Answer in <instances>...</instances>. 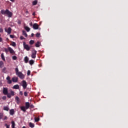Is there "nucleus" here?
Masks as SVG:
<instances>
[{"label": "nucleus", "instance_id": "1", "mask_svg": "<svg viewBox=\"0 0 128 128\" xmlns=\"http://www.w3.org/2000/svg\"><path fill=\"white\" fill-rule=\"evenodd\" d=\"M16 76H18L21 80L24 78V75L22 72H18V68H16L15 69Z\"/></svg>", "mask_w": 128, "mask_h": 128}, {"label": "nucleus", "instance_id": "2", "mask_svg": "<svg viewBox=\"0 0 128 128\" xmlns=\"http://www.w3.org/2000/svg\"><path fill=\"white\" fill-rule=\"evenodd\" d=\"M1 14H7L8 16V18H12V12H10L8 10H1Z\"/></svg>", "mask_w": 128, "mask_h": 128}, {"label": "nucleus", "instance_id": "3", "mask_svg": "<svg viewBox=\"0 0 128 128\" xmlns=\"http://www.w3.org/2000/svg\"><path fill=\"white\" fill-rule=\"evenodd\" d=\"M14 96V92L12 90H9L8 94H7V97L8 98H10L12 96Z\"/></svg>", "mask_w": 128, "mask_h": 128}, {"label": "nucleus", "instance_id": "4", "mask_svg": "<svg viewBox=\"0 0 128 128\" xmlns=\"http://www.w3.org/2000/svg\"><path fill=\"white\" fill-rule=\"evenodd\" d=\"M23 46H24V48L25 50H28V51L30 50V47L28 44H26V42H23Z\"/></svg>", "mask_w": 128, "mask_h": 128}, {"label": "nucleus", "instance_id": "5", "mask_svg": "<svg viewBox=\"0 0 128 128\" xmlns=\"http://www.w3.org/2000/svg\"><path fill=\"white\" fill-rule=\"evenodd\" d=\"M36 50H32V58H36Z\"/></svg>", "mask_w": 128, "mask_h": 128}, {"label": "nucleus", "instance_id": "6", "mask_svg": "<svg viewBox=\"0 0 128 128\" xmlns=\"http://www.w3.org/2000/svg\"><path fill=\"white\" fill-rule=\"evenodd\" d=\"M6 32H7L8 34H10L12 32V28H4Z\"/></svg>", "mask_w": 128, "mask_h": 128}, {"label": "nucleus", "instance_id": "7", "mask_svg": "<svg viewBox=\"0 0 128 128\" xmlns=\"http://www.w3.org/2000/svg\"><path fill=\"white\" fill-rule=\"evenodd\" d=\"M3 94L6 96H8V88H3Z\"/></svg>", "mask_w": 128, "mask_h": 128}, {"label": "nucleus", "instance_id": "8", "mask_svg": "<svg viewBox=\"0 0 128 128\" xmlns=\"http://www.w3.org/2000/svg\"><path fill=\"white\" fill-rule=\"evenodd\" d=\"M6 80H7L8 84H12V80H10V76H8L6 78Z\"/></svg>", "mask_w": 128, "mask_h": 128}, {"label": "nucleus", "instance_id": "9", "mask_svg": "<svg viewBox=\"0 0 128 128\" xmlns=\"http://www.w3.org/2000/svg\"><path fill=\"white\" fill-rule=\"evenodd\" d=\"M12 82H18V77H13L12 78Z\"/></svg>", "mask_w": 128, "mask_h": 128}, {"label": "nucleus", "instance_id": "10", "mask_svg": "<svg viewBox=\"0 0 128 128\" xmlns=\"http://www.w3.org/2000/svg\"><path fill=\"white\" fill-rule=\"evenodd\" d=\"M22 86L24 88V89L26 88V86H28V84H26V82L23 80Z\"/></svg>", "mask_w": 128, "mask_h": 128}, {"label": "nucleus", "instance_id": "11", "mask_svg": "<svg viewBox=\"0 0 128 128\" xmlns=\"http://www.w3.org/2000/svg\"><path fill=\"white\" fill-rule=\"evenodd\" d=\"M8 50L10 54H15L14 50H12V48L8 47Z\"/></svg>", "mask_w": 128, "mask_h": 128}, {"label": "nucleus", "instance_id": "12", "mask_svg": "<svg viewBox=\"0 0 128 128\" xmlns=\"http://www.w3.org/2000/svg\"><path fill=\"white\" fill-rule=\"evenodd\" d=\"M33 28L34 30H38V24H33Z\"/></svg>", "mask_w": 128, "mask_h": 128}, {"label": "nucleus", "instance_id": "13", "mask_svg": "<svg viewBox=\"0 0 128 128\" xmlns=\"http://www.w3.org/2000/svg\"><path fill=\"white\" fill-rule=\"evenodd\" d=\"M12 88H14V90H18V88H20V86H18V84L14 85L12 87Z\"/></svg>", "mask_w": 128, "mask_h": 128}, {"label": "nucleus", "instance_id": "14", "mask_svg": "<svg viewBox=\"0 0 128 128\" xmlns=\"http://www.w3.org/2000/svg\"><path fill=\"white\" fill-rule=\"evenodd\" d=\"M21 110H22V112H26V107L22 106L20 108Z\"/></svg>", "mask_w": 128, "mask_h": 128}, {"label": "nucleus", "instance_id": "15", "mask_svg": "<svg viewBox=\"0 0 128 128\" xmlns=\"http://www.w3.org/2000/svg\"><path fill=\"white\" fill-rule=\"evenodd\" d=\"M25 105H26L25 108H26V110L28 109V108H30V102H26Z\"/></svg>", "mask_w": 128, "mask_h": 128}, {"label": "nucleus", "instance_id": "16", "mask_svg": "<svg viewBox=\"0 0 128 128\" xmlns=\"http://www.w3.org/2000/svg\"><path fill=\"white\" fill-rule=\"evenodd\" d=\"M10 114L11 116H14V109H12V110H10Z\"/></svg>", "mask_w": 128, "mask_h": 128}, {"label": "nucleus", "instance_id": "17", "mask_svg": "<svg viewBox=\"0 0 128 128\" xmlns=\"http://www.w3.org/2000/svg\"><path fill=\"white\" fill-rule=\"evenodd\" d=\"M12 128H15L16 126V123L14 122V121H12Z\"/></svg>", "mask_w": 128, "mask_h": 128}, {"label": "nucleus", "instance_id": "18", "mask_svg": "<svg viewBox=\"0 0 128 128\" xmlns=\"http://www.w3.org/2000/svg\"><path fill=\"white\" fill-rule=\"evenodd\" d=\"M24 60L26 64H28V56H26L24 58Z\"/></svg>", "mask_w": 128, "mask_h": 128}, {"label": "nucleus", "instance_id": "19", "mask_svg": "<svg viewBox=\"0 0 128 128\" xmlns=\"http://www.w3.org/2000/svg\"><path fill=\"white\" fill-rule=\"evenodd\" d=\"M40 42H38L36 44V48H40Z\"/></svg>", "mask_w": 128, "mask_h": 128}, {"label": "nucleus", "instance_id": "20", "mask_svg": "<svg viewBox=\"0 0 128 128\" xmlns=\"http://www.w3.org/2000/svg\"><path fill=\"white\" fill-rule=\"evenodd\" d=\"M24 29L26 30V32H28L30 30V28L28 27V26H26L24 27Z\"/></svg>", "mask_w": 128, "mask_h": 128}, {"label": "nucleus", "instance_id": "21", "mask_svg": "<svg viewBox=\"0 0 128 128\" xmlns=\"http://www.w3.org/2000/svg\"><path fill=\"white\" fill-rule=\"evenodd\" d=\"M29 126H30V128H34V124L32 122L29 123Z\"/></svg>", "mask_w": 128, "mask_h": 128}, {"label": "nucleus", "instance_id": "22", "mask_svg": "<svg viewBox=\"0 0 128 128\" xmlns=\"http://www.w3.org/2000/svg\"><path fill=\"white\" fill-rule=\"evenodd\" d=\"M1 58L2 60H4V61L6 60V58H4V53H2L1 54Z\"/></svg>", "mask_w": 128, "mask_h": 128}, {"label": "nucleus", "instance_id": "23", "mask_svg": "<svg viewBox=\"0 0 128 128\" xmlns=\"http://www.w3.org/2000/svg\"><path fill=\"white\" fill-rule=\"evenodd\" d=\"M4 110H6L7 112H8V110H10V108H8V106H4Z\"/></svg>", "mask_w": 128, "mask_h": 128}, {"label": "nucleus", "instance_id": "24", "mask_svg": "<svg viewBox=\"0 0 128 128\" xmlns=\"http://www.w3.org/2000/svg\"><path fill=\"white\" fill-rule=\"evenodd\" d=\"M34 60H32L30 61H29V64L31 66H32V64H34Z\"/></svg>", "mask_w": 128, "mask_h": 128}, {"label": "nucleus", "instance_id": "25", "mask_svg": "<svg viewBox=\"0 0 128 128\" xmlns=\"http://www.w3.org/2000/svg\"><path fill=\"white\" fill-rule=\"evenodd\" d=\"M22 34L23 36H28V34H26V31L23 30L22 31Z\"/></svg>", "mask_w": 128, "mask_h": 128}, {"label": "nucleus", "instance_id": "26", "mask_svg": "<svg viewBox=\"0 0 128 128\" xmlns=\"http://www.w3.org/2000/svg\"><path fill=\"white\" fill-rule=\"evenodd\" d=\"M2 118H4V113L0 112V120H2Z\"/></svg>", "mask_w": 128, "mask_h": 128}, {"label": "nucleus", "instance_id": "27", "mask_svg": "<svg viewBox=\"0 0 128 128\" xmlns=\"http://www.w3.org/2000/svg\"><path fill=\"white\" fill-rule=\"evenodd\" d=\"M38 4V1L35 0L33 2H32V5L33 6H36Z\"/></svg>", "mask_w": 128, "mask_h": 128}, {"label": "nucleus", "instance_id": "28", "mask_svg": "<svg viewBox=\"0 0 128 128\" xmlns=\"http://www.w3.org/2000/svg\"><path fill=\"white\" fill-rule=\"evenodd\" d=\"M2 66H4V62L0 61V68H2Z\"/></svg>", "mask_w": 128, "mask_h": 128}, {"label": "nucleus", "instance_id": "29", "mask_svg": "<svg viewBox=\"0 0 128 128\" xmlns=\"http://www.w3.org/2000/svg\"><path fill=\"white\" fill-rule=\"evenodd\" d=\"M4 52H6V54H8V52H9L8 47V48H4Z\"/></svg>", "mask_w": 128, "mask_h": 128}, {"label": "nucleus", "instance_id": "30", "mask_svg": "<svg viewBox=\"0 0 128 128\" xmlns=\"http://www.w3.org/2000/svg\"><path fill=\"white\" fill-rule=\"evenodd\" d=\"M34 120L36 122H38L40 120V118H34Z\"/></svg>", "mask_w": 128, "mask_h": 128}, {"label": "nucleus", "instance_id": "31", "mask_svg": "<svg viewBox=\"0 0 128 128\" xmlns=\"http://www.w3.org/2000/svg\"><path fill=\"white\" fill-rule=\"evenodd\" d=\"M12 46H16V44L14 42H12Z\"/></svg>", "mask_w": 128, "mask_h": 128}, {"label": "nucleus", "instance_id": "32", "mask_svg": "<svg viewBox=\"0 0 128 128\" xmlns=\"http://www.w3.org/2000/svg\"><path fill=\"white\" fill-rule=\"evenodd\" d=\"M34 44V40H31L30 42V44Z\"/></svg>", "mask_w": 128, "mask_h": 128}, {"label": "nucleus", "instance_id": "33", "mask_svg": "<svg viewBox=\"0 0 128 128\" xmlns=\"http://www.w3.org/2000/svg\"><path fill=\"white\" fill-rule=\"evenodd\" d=\"M36 38H40V33H37L36 34Z\"/></svg>", "mask_w": 128, "mask_h": 128}, {"label": "nucleus", "instance_id": "34", "mask_svg": "<svg viewBox=\"0 0 128 128\" xmlns=\"http://www.w3.org/2000/svg\"><path fill=\"white\" fill-rule=\"evenodd\" d=\"M12 58L14 60H16L17 58L16 56H12Z\"/></svg>", "mask_w": 128, "mask_h": 128}, {"label": "nucleus", "instance_id": "35", "mask_svg": "<svg viewBox=\"0 0 128 128\" xmlns=\"http://www.w3.org/2000/svg\"><path fill=\"white\" fill-rule=\"evenodd\" d=\"M29 108H34V106L33 104H30Z\"/></svg>", "mask_w": 128, "mask_h": 128}, {"label": "nucleus", "instance_id": "36", "mask_svg": "<svg viewBox=\"0 0 128 128\" xmlns=\"http://www.w3.org/2000/svg\"><path fill=\"white\" fill-rule=\"evenodd\" d=\"M16 100V102L20 100V98L18 96H16L15 98Z\"/></svg>", "mask_w": 128, "mask_h": 128}, {"label": "nucleus", "instance_id": "37", "mask_svg": "<svg viewBox=\"0 0 128 128\" xmlns=\"http://www.w3.org/2000/svg\"><path fill=\"white\" fill-rule=\"evenodd\" d=\"M27 74L28 76H30V70L28 71Z\"/></svg>", "mask_w": 128, "mask_h": 128}, {"label": "nucleus", "instance_id": "38", "mask_svg": "<svg viewBox=\"0 0 128 128\" xmlns=\"http://www.w3.org/2000/svg\"><path fill=\"white\" fill-rule=\"evenodd\" d=\"M2 100H6V96H4L2 98Z\"/></svg>", "mask_w": 128, "mask_h": 128}, {"label": "nucleus", "instance_id": "39", "mask_svg": "<svg viewBox=\"0 0 128 128\" xmlns=\"http://www.w3.org/2000/svg\"><path fill=\"white\" fill-rule=\"evenodd\" d=\"M24 96H28V92H24Z\"/></svg>", "mask_w": 128, "mask_h": 128}, {"label": "nucleus", "instance_id": "40", "mask_svg": "<svg viewBox=\"0 0 128 128\" xmlns=\"http://www.w3.org/2000/svg\"><path fill=\"white\" fill-rule=\"evenodd\" d=\"M5 126H6V128H10V125H8V124H5Z\"/></svg>", "mask_w": 128, "mask_h": 128}, {"label": "nucleus", "instance_id": "41", "mask_svg": "<svg viewBox=\"0 0 128 128\" xmlns=\"http://www.w3.org/2000/svg\"><path fill=\"white\" fill-rule=\"evenodd\" d=\"M0 32H4V30L2 28H0Z\"/></svg>", "mask_w": 128, "mask_h": 128}, {"label": "nucleus", "instance_id": "42", "mask_svg": "<svg viewBox=\"0 0 128 128\" xmlns=\"http://www.w3.org/2000/svg\"><path fill=\"white\" fill-rule=\"evenodd\" d=\"M8 120V117L6 116H4V120Z\"/></svg>", "mask_w": 128, "mask_h": 128}, {"label": "nucleus", "instance_id": "43", "mask_svg": "<svg viewBox=\"0 0 128 128\" xmlns=\"http://www.w3.org/2000/svg\"><path fill=\"white\" fill-rule=\"evenodd\" d=\"M18 24H22V22H20V20H18Z\"/></svg>", "mask_w": 128, "mask_h": 128}, {"label": "nucleus", "instance_id": "44", "mask_svg": "<svg viewBox=\"0 0 128 128\" xmlns=\"http://www.w3.org/2000/svg\"><path fill=\"white\" fill-rule=\"evenodd\" d=\"M10 38H14V35H12V34H10Z\"/></svg>", "mask_w": 128, "mask_h": 128}, {"label": "nucleus", "instance_id": "45", "mask_svg": "<svg viewBox=\"0 0 128 128\" xmlns=\"http://www.w3.org/2000/svg\"><path fill=\"white\" fill-rule=\"evenodd\" d=\"M20 40H24V38L22 36H20Z\"/></svg>", "mask_w": 128, "mask_h": 128}, {"label": "nucleus", "instance_id": "46", "mask_svg": "<svg viewBox=\"0 0 128 128\" xmlns=\"http://www.w3.org/2000/svg\"><path fill=\"white\" fill-rule=\"evenodd\" d=\"M2 42V38L0 37V42Z\"/></svg>", "mask_w": 128, "mask_h": 128}, {"label": "nucleus", "instance_id": "47", "mask_svg": "<svg viewBox=\"0 0 128 128\" xmlns=\"http://www.w3.org/2000/svg\"><path fill=\"white\" fill-rule=\"evenodd\" d=\"M30 26H32V22H30Z\"/></svg>", "mask_w": 128, "mask_h": 128}, {"label": "nucleus", "instance_id": "48", "mask_svg": "<svg viewBox=\"0 0 128 128\" xmlns=\"http://www.w3.org/2000/svg\"><path fill=\"white\" fill-rule=\"evenodd\" d=\"M20 94L21 96H22V92L20 91Z\"/></svg>", "mask_w": 128, "mask_h": 128}, {"label": "nucleus", "instance_id": "49", "mask_svg": "<svg viewBox=\"0 0 128 128\" xmlns=\"http://www.w3.org/2000/svg\"><path fill=\"white\" fill-rule=\"evenodd\" d=\"M34 36V33H32L31 34V36Z\"/></svg>", "mask_w": 128, "mask_h": 128}, {"label": "nucleus", "instance_id": "50", "mask_svg": "<svg viewBox=\"0 0 128 128\" xmlns=\"http://www.w3.org/2000/svg\"><path fill=\"white\" fill-rule=\"evenodd\" d=\"M10 2H14V0H10Z\"/></svg>", "mask_w": 128, "mask_h": 128}, {"label": "nucleus", "instance_id": "51", "mask_svg": "<svg viewBox=\"0 0 128 128\" xmlns=\"http://www.w3.org/2000/svg\"><path fill=\"white\" fill-rule=\"evenodd\" d=\"M32 16H36V12H34V13L32 14Z\"/></svg>", "mask_w": 128, "mask_h": 128}, {"label": "nucleus", "instance_id": "52", "mask_svg": "<svg viewBox=\"0 0 128 128\" xmlns=\"http://www.w3.org/2000/svg\"><path fill=\"white\" fill-rule=\"evenodd\" d=\"M16 102H17V104H20V100L16 101Z\"/></svg>", "mask_w": 128, "mask_h": 128}, {"label": "nucleus", "instance_id": "53", "mask_svg": "<svg viewBox=\"0 0 128 128\" xmlns=\"http://www.w3.org/2000/svg\"><path fill=\"white\" fill-rule=\"evenodd\" d=\"M26 14H28V11L26 12Z\"/></svg>", "mask_w": 128, "mask_h": 128}, {"label": "nucleus", "instance_id": "54", "mask_svg": "<svg viewBox=\"0 0 128 128\" xmlns=\"http://www.w3.org/2000/svg\"><path fill=\"white\" fill-rule=\"evenodd\" d=\"M22 128H26V126H24Z\"/></svg>", "mask_w": 128, "mask_h": 128}]
</instances>
